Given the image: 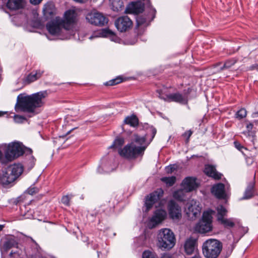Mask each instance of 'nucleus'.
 Listing matches in <instances>:
<instances>
[{
	"label": "nucleus",
	"instance_id": "f257e3e1",
	"mask_svg": "<svg viewBox=\"0 0 258 258\" xmlns=\"http://www.w3.org/2000/svg\"><path fill=\"white\" fill-rule=\"evenodd\" d=\"M77 14L73 10H68L64 14L63 18L56 17L46 25L48 32L52 35H60L68 33L69 35H74L72 30L76 21Z\"/></svg>",
	"mask_w": 258,
	"mask_h": 258
},
{
	"label": "nucleus",
	"instance_id": "f03ea898",
	"mask_svg": "<svg viewBox=\"0 0 258 258\" xmlns=\"http://www.w3.org/2000/svg\"><path fill=\"white\" fill-rule=\"evenodd\" d=\"M47 91H40L32 95L20 94L17 97L15 108L17 112H33L36 108L42 106L43 100L47 96Z\"/></svg>",
	"mask_w": 258,
	"mask_h": 258
},
{
	"label": "nucleus",
	"instance_id": "7ed1b4c3",
	"mask_svg": "<svg viewBox=\"0 0 258 258\" xmlns=\"http://www.w3.org/2000/svg\"><path fill=\"white\" fill-rule=\"evenodd\" d=\"M157 239V246L162 250L171 249L174 246L176 242L174 233L168 228L160 229L158 234Z\"/></svg>",
	"mask_w": 258,
	"mask_h": 258
},
{
	"label": "nucleus",
	"instance_id": "20e7f679",
	"mask_svg": "<svg viewBox=\"0 0 258 258\" xmlns=\"http://www.w3.org/2000/svg\"><path fill=\"white\" fill-rule=\"evenodd\" d=\"M223 247L222 243L216 239H209L202 245L203 254L206 258H217Z\"/></svg>",
	"mask_w": 258,
	"mask_h": 258
},
{
	"label": "nucleus",
	"instance_id": "39448f33",
	"mask_svg": "<svg viewBox=\"0 0 258 258\" xmlns=\"http://www.w3.org/2000/svg\"><path fill=\"white\" fill-rule=\"evenodd\" d=\"M25 152L31 154L32 150L24 147L21 143L14 142L9 145L5 152V157L8 161H11Z\"/></svg>",
	"mask_w": 258,
	"mask_h": 258
},
{
	"label": "nucleus",
	"instance_id": "423d86ee",
	"mask_svg": "<svg viewBox=\"0 0 258 258\" xmlns=\"http://www.w3.org/2000/svg\"><path fill=\"white\" fill-rule=\"evenodd\" d=\"M21 164H14L9 166L4 174L2 180L4 184H10L14 181L23 172Z\"/></svg>",
	"mask_w": 258,
	"mask_h": 258
},
{
	"label": "nucleus",
	"instance_id": "0eeeda50",
	"mask_svg": "<svg viewBox=\"0 0 258 258\" xmlns=\"http://www.w3.org/2000/svg\"><path fill=\"white\" fill-rule=\"evenodd\" d=\"M145 146L137 147L133 143L127 144L124 147L119 151V155L127 159L136 158L140 155H142L147 148Z\"/></svg>",
	"mask_w": 258,
	"mask_h": 258
},
{
	"label": "nucleus",
	"instance_id": "6e6552de",
	"mask_svg": "<svg viewBox=\"0 0 258 258\" xmlns=\"http://www.w3.org/2000/svg\"><path fill=\"white\" fill-rule=\"evenodd\" d=\"M191 89L188 88L187 90H184L183 94L179 93L170 94L164 96L158 91L159 97L167 102H175L178 103L186 104L188 102V95L191 92Z\"/></svg>",
	"mask_w": 258,
	"mask_h": 258
},
{
	"label": "nucleus",
	"instance_id": "1a4fd4ad",
	"mask_svg": "<svg viewBox=\"0 0 258 258\" xmlns=\"http://www.w3.org/2000/svg\"><path fill=\"white\" fill-rule=\"evenodd\" d=\"M201 208L199 202L194 200H189L186 205L185 211L188 217L191 219H195L201 214Z\"/></svg>",
	"mask_w": 258,
	"mask_h": 258
},
{
	"label": "nucleus",
	"instance_id": "9d476101",
	"mask_svg": "<svg viewBox=\"0 0 258 258\" xmlns=\"http://www.w3.org/2000/svg\"><path fill=\"white\" fill-rule=\"evenodd\" d=\"M115 166L113 159L104 157L101 159V163L97 169L98 172L99 173L110 172L115 169Z\"/></svg>",
	"mask_w": 258,
	"mask_h": 258
},
{
	"label": "nucleus",
	"instance_id": "9b49d317",
	"mask_svg": "<svg viewBox=\"0 0 258 258\" xmlns=\"http://www.w3.org/2000/svg\"><path fill=\"white\" fill-rule=\"evenodd\" d=\"M163 193V190L161 188H159L146 197L145 204L146 211H149L153 205L162 197Z\"/></svg>",
	"mask_w": 258,
	"mask_h": 258
},
{
	"label": "nucleus",
	"instance_id": "f8f14e48",
	"mask_svg": "<svg viewBox=\"0 0 258 258\" xmlns=\"http://www.w3.org/2000/svg\"><path fill=\"white\" fill-rule=\"evenodd\" d=\"M86 20L96 26H103L107 23V19L99 13H90L87 15Z\"/></svg>",
	"mask_w": 258,
	"mask_h": 258
},
{
	"label": "nucleus",
	"instance_id": "ddd939ff",
	"mask_svg": "<svg viewBox=\"0 0 258 258\" xmlns=\"http://www.w3.org/2000/svg\"><path fill=\"white\" fill-rule=\"evenodd\" d=\"M132 24V21L127 16L120 17L115 21V27L121 32L128 30L131 28Z\"/></svg>",
	"mask_w": 258,
	"mask_h": 258
},
{
	"label": "nucleus",
	"instance_id": "4468645a",
	"mask_svg": "<svg viewBox=\"0 0 258 258\" xmlns=\"http://www.w3.org/2000/svg\"><path fill=\"white\" fill-rule=\"evenodd\" d=\"M170 217L173 220H178L181 217V208L174 201H171L168 204Z\"/></svg>",
	"mask_w": 258,
	"mask_h": 258
},
{
	"label": "nucleus",
	"instance_id": "2eb2a0df",
	"mask_svg": "<svg viewBox=\"0 0 258 258\" xmlns=\"http://www.w3.org/2000/svg\"><path fill=\"white\" fill-rule=\"evenodd\" d=\"M182 187L186 190V192H190L198 187L196 182V178L192 177H186L181 183Z\"/></svg>",
	"mask_w": 258,
	"mask_h": 258
},
{
	"label": "nucleus",
	"instance_id": "dca6fc26",
	"mask_svg": "<svg viewBox=\"0 0 258 258\" xmlns=\"http://www.w3.org/2000/svg\"><path fill=\"white\" fill-rule=\"evenodd\" d=\"M7 7L11 10H17L23 8L25 6L24 0H4Z\"/></svg>",
	"mask_w": 258,
	"mask_h": 258
},
{
	"label": "nucleus",
	"instance_id": "f3484780",
	"mask_svg": "<svg viewBox=\"0 0 258 258\" xmlns=\"http://www.w3.org/2000/svg\"><path fill=\"white\" fill-rule=\"evenodd\" d=\"M197 244V240L195 238L190 237L187 239L184 245L185 253L188 255L192 254L196 249Z\"/></svg>",
	"mask_w": 258,
	"mask_h": 258
},
{
	"label": "nucleus",
	"instance_id": "a211bd4d",
	"mask_svg": "<svg viewBox=\"0 0 258 258\" xmlns=\"http://www.w3.org/2000/svg\"><path fill=\"white\" fill-rule=\"evenodd\" d=\"M196 230L201 233H207L212 229V223L207 222L206 221L201 220L196 225L195 227Z\"/></svg>",
	"mask_w": 258,
	"mask_h": 258
},
{
	"label": "nucleus",
	"instance_id": "6ab92c4d",
	"mask_svg": "<svg viewBox=\"0 0 258 258\" xmlns=\"http://www.w3.org/2000/svg\"><path fill=\"white\" fill-rule=\"evenodd\" d=\"M212 192L218 199H224L226 196L224 184L220 183L214 185L212 188Z\"/></svg>",
	"mask_w": 258,
	"mask_h": 258
},
{
	"label": "nucleus",
	"instance_id": "aec40b11",
	"mask_svg": "<svg viewBox=\"0 0 258 258\" xmlns=\"http://www.w3.org/2000/svg\"><path fill=\"white\" fill-rule=\"evenodd\" d=\"M204 172L208 176L212 177L215 179L221 178L222 174L218 172L215 167L212 165H207L205 166Z\"/></svg>",
	"mask_w": 258,
	"mask_h": 258
},
{
	"label": "nucleus",
	"instance_id": "412c9836",
	"mask_svg": "<svg viewBox=\"0 0 258 258\" xmlns=\"http://www.w3.org/2000/svg\"><path fill=\"white\" fill-rule=\"evenodd\" d=\"M144 9V4L141 2H133L129 5L127 10L131 13H142Z\"/></svg>",
	"mask_w": 258,
	"mask_h": 258
},
{
	"label": "nucleus",
	"instance_id": "4be33fe9",
	"mask_svg": "<svg viewBox=\"0 0 258 258\" xmlns=\"http://www.w3.org/2000/svg\"><path fill=\"white\" fill-rule=\"evenodd\" d=\"M166 215V212L165 210L162 209L157 210L154 213L151 221L156 225L164 220Z\"/></svg>",
	"mask_w": 258,
	"mask_h": 258
},
{
	"label": "nucleus",
	"instance_id": "5701e85b",
	"mask_svg": "<svg viewBox=\"0 0 258 258\" xmlns=\"http://www.w3.org/2000/svg\"><path fill=\"white\" fill-rule=\"evenodd\" d=\"M55 7L54 4L49 2L44 5L43 8V15L46 19L51 18L54 14Z\"/></svg>",
	"mask_w": 258,
	"mask_h": 258
},
{
	"label": "nucleus",
	"instance_id": "b1692460",
	"mask_svg": "<svg viewBox=\"0 0 258 258\" xmlns=\"http://www.w3.org/2000/svg\"><path fill=\"white\" fill-rule=\"evenodd\" d=\"M219 222L227 228L233 227L236 224L240 225L239 221L237 219L234 218H227L226 217Z\"/></svg>",
	"mask_w": 258,
	"mask_h": 258
},
{
	"label": "nucleus",
	"instance_id": "393cba45",
	"mask_svg": "<svg viewBox=\"0 0 258 258\" xmlns=\"http://www.w3.org/2000/svg\"><path fill=\"white\" fill-rule=\"evenodd\" d=\"M43 73L44 71L41 70H37L35 72H32L27 77L26 81L29 84L39 79Z\"/></svg>",
	"mask_w": 258,
	"mask_h": 258
},
{
	"label": "nucleus",
	"instance_id": "a878e982",
	"mask_svg": "<svg viewBox=\"0 0 258 258\" xmlns=\"http://www.w3.org/2000/svg\"><path fill=\"white\" fill-rule=\"evenodd\" d=\"M188 192H186L184 188L182 187L181 189H178L176 191H175L173 194V198L179 201H184L186 198V194Z\"/></svg>",
	"mask_w": 258,
	"mask_h": 258
},
{
	"label": "nucleus",
	"instance_id": "bb28decb",
	"mask_svg": "<svg viewBox=\"0 0 258 258\" xmlns=\"http://www.w3.org/2000/svg\"><path fill=\"white\" fill-rule=\"evenodd\" d=\"M217 219L218 222L224 219L227 215L228 211L222 205H220L217 207Z\"/></svg>",
	"mask_w": 258,
	"mask_h": 258
},
{
	"label": "nucleus",
	"instance_id": "cd10ccee",
	"mask_svg": "<svg viewBox=\"0 0 258 258\" xmlns=\"http://www.w3.org/2000/svg\"><path fill=\"white\" fill-rule=\"evenodd\" d=\"M124 122L132 126L135 127L138 125V119L135 115L127 116L125 118Z\"/></svg>",
	"mask_w": 258,
	"mask_h": 258
},
{
	"label": "nucleus",
	"instance_id": "c85d7f7f",
	"mask_svg": "<svg viewBox=\"0 0 258 258\" xmlns=\"http://www.w3.org/2000/svg\"><path fill=\"white\" fill-rule=\"evenodd\" d=\"M254 186V182H251L249 185H248L247 187L246 188L243 199H247L250 198L252 196L253 194V189Z\"/></svg>",
	"mask_w": 258,
	"mask_h": 258
},
{
	"label": "nucleus",
	"instance_id": "c756f323",
	"mask_svg": "<svg viewBox=\"0 0 258 258\" xmlns=\"http://www.w3.org/2000/svg\"><path fill=\"white\" fill-rule=\"evenodd\" d=\"M176 178L175 176L164 177L161 178V180L164 182L167 186H171L176 182Z\"/></svg>",
	"mask_w": 258,
	"mask_h": 258
},
{
	"label": "nucleus",
	"instance_id": "7c9ffc66",
	"mask_svg": "<svg viewBox=\"0 0 258 258\" xmlns=\"http://www.w3.org/2000/svg\"><path fill=\"white\" fill-rule=\"evenodd\" d=\"M137 23L138 26H143L144 27H145L149 25L150 21L145 17L141 16L138 17L137 19Z\"/></svg>",
	"mask_w": 258,
	"mask_h": 258
},
{
	"label": "nucleus",
	"instance_id": "2f4dec72",
	"mask_svg": "<svg viewBox=\"0 0 258 258\" xmlns=\"http://www.w3.org/2000/svg\"><path fill=\"white\" fill-rule=\"evenodd\" d=\"M214 211L210 210L204 212L202 221H206V222L212 223V214Z\"/></svg>",
	"mask_w": 258,
	"mask_h": 258
},
{
	"label": "nucleus",
	"instance_id": "473e14b6",
	"mask_svg": "<svg viewBox=\"0 0 258 258\" xmlns=\"http://www.w3.org/2000/svg\"><path fill=\"white\" fill-rule=\"evenodd\" d=\"M112 9L114 11H119L123 7L122 2L120 0H113L112 3Z\"/></svg>",
	"mask_w": 258,
	"mask_h": 258
},
{
	"label": "nucleus",
	"instance_id": "72a5a7b5",
	"mask_svg": "<svg viewBox=\"0 0 258 258\" xmlns=\"http://www.w3.org/2000/svg\"><path fill=\"white\" fill-rule=\"evenodd\" d=\"M124 143V139L122 138H117L114 141L109 148H119Z\"/></svg>",
	"mask_w": 258,
	"mask_h": 258
},
{
	"label": "nucleus",
	"instance_id": "f704fd0d",
	"mask_svg": "<svg viewBox=\"0 0 258 258\" xmlns=\"http://www.w3.org/2000/svg\"><path fill=\"white\" fill-rule=\"evenodd\" d=\"M133 140L136 143L141 145V146H143V145L145 144L146 141V138L144 137H140L138 135L135 134L133 136ZM149 143H148L147 145L148 146ZM146 146V145H145ZM145 146V145H144Z\"/></svg>",
	"mask_w": 258,
	"mask_h": 258
},
{
	"label": "nucleus",
	"instance_id": "c9c22d12",
	"mask_svg": "<svg viewBox=\"0 0 258 258\" xmlns=\"http://www.w3.org/2000/svg\"><path fill=\"white\" fill-rule=\"evenodd\" d=\"M247 115V111L244 108H241L235 114V117L238 119H241L245 118Z\"/></svg>",
	"mask_w": 258,
	"mask_h": 258
},
{
	"label": "nucleus",
	"instance_id": "e433bc0d",
	"mask_svg": "<svg viewBox=\"0 0 258 258\" xmlns=\"http://www.w3.org/2000/svg\"><path fill=\"white\" fill-rule=\"evenodd\" d=\"M104 34L106 37H110L111 40L114 41H116L118 39L114 33L109 29L105 30Z\"/></svg>",
	"mask_w": 258,
	"mask_h": 258
},
{
	"label": "nucleus",
	"instance_id": "4c0bfd02",
	"mask_svg": "<svg viewBox=\"0 0 258 258\" xmlns=\"http://www.w3.org/2000/svg\"><path fill=\"white\" fill-rule=\"evenodd\" d=\"M236 63V60L234 59L226 61L224 65L220 68V70L228 69L233 66Z\"/></svg>",
	"mask_w": 258,
	"mask_h": 258
},
{
	"label": "nucleus",
	"instance_id": "58836bf2",
	"mask_svg": "<svg viewBox=\"0 0 258 258\" xmlns=\"http://www.w3.org/2000/svg\"><path fill=\"white\" fill-rule=\"evenodd\" d=\"M143 258H157V255L154 252L150 250H145L142 255Z\"/></svg>",
	"mask_w": 258,
	"mask_h": 258
},
{
	"label": "nucleus",
	"instance_id": "ea45409f",
	"mask_svg": "<svg viewBox=\"0 0 258 258\" xmlns=\"http://www.w3.org/2000/svg\"><path fill=\"white\" fill-rule=\"evenodd\" d=\"M192 134V131L188 130L186 131L184 134H182V137L185 139V143H188L189 140V138Z\"/></svg>",
	"mask_w": 258,
	"mask_h": 258
},
{
	"label": "nucleus",
	"instance_id": "a19ab883",
	"mask_svg": "<svg viewBox=\"0 0 258 258\" xmlns=\"http://www.w3.org/2000/svg\"><path fill=\"white\" fill-rule=\"evenodd\" d=\"M121 82L120 78H117L115 79L111 80L106 83L105 85L107 86H113L119 84Z\"/></svg>",
	"mask_w": 258,
	"mask_h": 258
},
{
	"label": "nucleus",
	"instance_id": "79ce46f5",
	"mask_svg": "<svg viewBox=\"0 0 258 258\" xmlns=\"http://www.w3.org/2000/svg\"><path fill=\"white\" fill-rule=\"evenodd\" d=\"M38 188L34 187L31 186L27 190V192L31 195H33L38 192Z\"/></svg>",
	"mask_w": 258,
	"mask_h": 258
},
{
	"label": "nucleus",
	"instance_id": "37998d69",
	"mask_svg": "<svg viewBox=\"0 0 258 258\" xmlns=\"http://www.w3.org/2000/svg\"><path fill=\"white\" fill-rule=\"evenodd\" d=\"M70 199L71 198L68 196H64L61 199V202L66 206H69Z\"/></svg>",
	"mask_w": 258,
	"mask_h": 258
},
{
	"label": "nucleus",
	"instance_id": "c03bdc74",
	"mask_svg": "<svg viewBox=\"0 0 258 258\" xmlns=\"http://www.w3.org/2000/svg\"><path fill=\"white\" fill-rule=\"evenodd\" d=\"M235 147L238 149L239 151H241V152H243V149H246L243 146H242L239 142H234V143Z\"/></svg>",
	"mask_w": 258,
	"mask_h": 258
},
{
	"label": "nucleus",
	"instance_id": "a18cd8bd",
	"mask_svg": "<svg viewBox=\"0 0 258 258\" xmlns=\"http://www.w3.org/2000/svg\"><path fill=\"white\" fill-rule=\"evenodd\" d=\"M149 131L151 133V138L150 139V142H151L154 138V137L156 134L157 131L155 128L152 126L149 128Z\"/></svg>",
	"mask_w": 258,
	"mask_h": 258
},
{
	"label": "nucleus",
	"instance_id": "49530a36",
	"mask_svg": "<svg viewBox=\"0 0 258 258\" xmlns=\"http://www.w3.org/2000/svg\"><path fill=\"white\" fill-rule=\"evenodd\" d=\"M246 162L248 165H250L253 162V159L251 157H246L245 158Z\"/></svg>",
	"mask_w": 258,
	"mask_h": 258
},
{
	"label": "nucleus",
	"instance_id": "de8ad7c7",
	"mask_svg": "<svg viewBox=\"0 0 258 258\" xmlns=\"http://www.w3.org/2000/svg\"><path fill=\"white\" fill-rule=\"evenodd\" d=\"M174 168L172 165L167 166L166 168V170L167 172H168V173H171L174 170Z\"/></svg>",
	"mask_w": 258,
	"mask_h": 258
},
{
	"label": "nucleus",
	"instance_id": "09e8293b",
	"mask_svg": "<svg viewBox=\"0 0 258 258\" xmlns=\"http://www.w3.org/2000/svg\"><path fill=\"white\" fill-rule=\"evenodd\" d=\"M42 0H30L31 4L33 5H37L39 4Z\"/></svg>",
	"mask_w": 258,
	"mask_h": 258
},
{
	"label": "nucleus",
	"instance_id": "8fccbe9b",
	"mask_svg": "<svg viewBox=\"0 0 258 258\" xmlns=\"http://www.w3.org/2000/svg\"><path fill=\"white\" fill-rule=\"evenodd\" d=\"M161 258H172V256L169 253H164Z\"/></svg>",
	"mask_w": 258,
	"mask_h": 258
},
{
	"label": "nucleus",
	"instance_id": "3c124183",
	"mask_svg": "<svg viewBox=\"0 0 258 258\" xmlns=\"http://www.w3.org/2000/svg\"><path fill=\"white\" fill-rule=\"evenodd\" d=\"M252 127H253V124L251 123H249L246 126V128L248 131H250L252 129Z\"/></svg>",
	"mask_w": 258,
	"mask_h": 258
},
{
	"label": "nucleus",
	"instance_id": "603ef678",
	"mask_svg": "<svg viewBox=\"0 0 258 258\" xmlns=\"http://www.w3.org/2000/svg\"><path fill=\"white\" fill-rule=\"evenodd\" d=\"M5 246L7 248H10L11 247V246L10 245V242H6V243L5 244Z\"/></svg>",
	"mask_w": 258,
	"mask_h": 258
},
{
	"label": "nucleus",
	"instance_id": "864d4df0",
	"mask_svg": "<svg viewBox=\"0 0 258 258\" xmlns=\"http://www.w3.org/2000/svg\"><path fill=\"white\" fill-rule=\"evenodd\" d=\"M15 119H17V118H19V119H23V117L21 116H20V115H15Z\"/></svg>",
	"mask_w": 258,
	"mask_h": 258
},
{
	"label": "nucleus",
	"instance_id": "5fc2aeb1",
	"mask_svg": "<svg viewBox=\"0 0 258 258\" xmlns=\"http://www.w3.org/2000/svg\"><path fill=\"white\" fill-rule=\"evenodd\" d=\"M97 37V35H92L91 36H90L89 38L90 39H92L93 38H95V37Z\"/></svg>",
	"mask_w": 258,
	"mask_h": 258
},
{
	"label": "nucleus",
	"instance_id": "6e6d98bb",
	"mask_svg": "<svg viewBox=\"0 0 258 258\" xmlns=\"http://www.w3.org/2000/svg\"><path fill=\"white\" fill-rule=\"evenodd\" d=\"M3 227H4L3 225H0V231L3 230Z\"/></svg>",
	"mask_w": 258,
	"mask_h": 258
},
{
	"label": "nucleus",
	"instance_id": "4d7b16f0",
	"mask_svg": "<svg viewBox=\"0 0 258 258\" xmlns=\"http://www.w3.org/2000/svg\"><path fill=\"white\" fill-rule=\"evenodd\" d=\"M4 112H2V111H0V116H3L4 114Z\"/></svg>",
	"mask_w": 258,
	"mask_h": 258
},
{
	"label": "nucleus",
	"instance_id": "13d9d810",
	"mask_svg": "<svg viewBox=\"0 0 258 258\" xmlns=\"http://www.w3.org/2000/svg\"><path fill=\"white\" fill-rule=\"evenodd\" d=\"M31 240H32V241L33 242H34L35 244H37V243H36V241H35L34 239H33V238H31Z\"/></svg>",
	"mask_w": 258,
	"mask_h": 258
},
{
	"label": "nucleus",
	"instance_id": "bf43d9fd",
	"mask_svg": "<svg viewBox=\"0 0 258 258\" xmlns=\"http://www.w3.org/2000/svg\"><path fill=\"white\" fill-rule=\"evenodd\" d=\"M2 156V153L0 151V158H1Z\"/></svg>",
	"mask_w": 258,
	"mask_h": 258
},
{
	"label": "nucleus",
	"instance_id": "052dcab7",
	"mask_svg": "<svg viewBox=\"0 0 258 258\" xmlns=\"http://www.w3.org/2000/svg\"><path fill=\"white\" fill-rule=\"evenodd\" d=\"M99 252H98V256H99Z\"/></svg>",
	"mask_w": 258,
	"mask_h": 258
},
{
	"label": "nucleus",
	"instance_id": "680f3d73",
	"mask_svg": "<svg viewBox=\"0 0 258 258\" xmlns=\"http://www.w3.org/2000/svg\"><path fill=\"white\" fill-rule=\"evenodd\" d=\"M96 248V247L94 246V249H95Z\"/></svg>",
	"mask_w": 258,
	"mask_h": 258
}]
</instances>
